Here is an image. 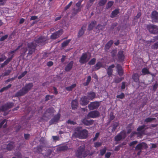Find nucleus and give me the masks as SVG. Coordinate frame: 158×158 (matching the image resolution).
I'll list each match as a JSON object with an SVG mask.
<instances>
[{"instance_id": "nucleus-1", "label": "nucleus", "mask_w": 158, "mask_h": 158, "mask_svg": "<svg viewBox=\"0 0 158 158\" xmlns=\"http://www.w3.org/2000/svg\"><path fill=\"white\" fill-rule=\"evenodd\" d=\"M84 146H80L77 149L76 153V156L78 158L85 157L88 155H91L93 153H90L89 150H85Z\"/></svg>"}, {"instance_id": "nucleus-2", "label": "nucleus", "mask_w": 158, "mask_h": 158, "mask_svg": "<svg viewBox=\"0 0 158 158\" xmlns=\"http://www.w3.org/2000/svg\"><path fill=\"white\" fill-rule=\"evenodd\" d=\"M32 86L33 85L32 83H29L27 84L15 94V97H19L24 95L31 89Z\"/></svg>"}, {"instance_id": "nucleus-3", "label": "nucleus", "mask_w": 158, "mask_h": 158, "mask_svg": "<svg viewBox=\"0 0 158 158\" xmlns=\"http://www.w3.org/2000/svg\"><path fill=\"white\" fill-rule=\"evenodd\" d=\"M88 134V131L86 130H81L79 129H77L73 135L76 137L80 139H84L86 138Z\"/></svg>"}, {"instance_id": "nucleus-4", "label": "nucleus", "mask_w": 158, "mask_h": 158, "mask_svg": "<svg viewBox=\"0 0 158 158\" xmlns=\"http://www.w3.org/2000/svg\"><path fill=\"white\" fill-rule=\"evenodd\" d=\"M147 28L151 33L158 34V27L153 24H149L147 26Z\"/></svg>"}, {"instance_id": "nucleus-5", "label": "nucleus", "mask_w": 158, "mask_h": 158, "mask_svg": "<svg viewBox=\"0 0 158 158\" xmlns=\"http://www.w3.org/2000/svg\"><path fill=\"white\" fill-rule=\"evenodd\" d=\"M48 39L47 37L41 36L35 40L36 43L41 45H44L48 43Z\"/></svg>"}, {"instance_id": "nucleus-6", "label": "nucleus", "mask_w": 158, "mask_h": 158, "mask_svg": "<svg viewBox=\"0 0 158 158\" xmlns=\"http://www.w3.org/2000/svg\"><path fill=\"white\" fill-rule=\"evenodd\" d=\"M29 52L28 54L31 55L35 51V48L37 46V44L33 42L31 43H28L27 44Z\"/></svg>"}, {"instance_id": "nucleus-7", "label": "nucleus", "mask_w": 158, "mask_h": 158, "mask_svg": "<svg viewBox=\"0 0 158 158\" xmlns=\"http://www.w3.org/2000/svg\"><path fill=\"white\" fill-rule=\"evenodd\" d=\"M63 32V30L61 29L53 33L50 37V38L51 39L54 40L59 37L60 35L62 34Z\"/></svg>"}, {"instance_id": "nucleus-8", "label": "nucleus", "mask_w": 158, "mask_h": 158, "mask_svg": "<svg viewBox=\"0 0 158 158\" xmlns=\"http://www.w3.org/2000/svg\"><path fill=\"white\" fill-rule=\"evenodd\" d=\"M99 106V103L97 102H95L91 103L89 105L88 107L89 110H93L97 109Z\"/></svg>"}, {"instance_id": "nucleus-9", "label": "nucleus", "mask_w": 158, "mask_h": 158, "mask_svg": "<svg viewBox=\"0 0 158 158\" xmlns=\"http://www.w3.org/2000/svg\"><path fill=\"white\" fill-rule=\"evenodd\" d=\"M14 106L12 103H8L2 106L0 108V110L3 111L9 109L12 107Z\"/></svg>"}, {"instance_id": "nucleus-10", "label": "nucleus", "mask_w": 158, "mask_h": 158, "mask_svg": "<svg viewBox=\"0 0 158 158\" xmlns=\"http://www.w3.org/2000/svg\"><path fill=\"white\" fill-rule=\"evenodd\" d=\"M126 137L125 132L124 131H122L120 133L115 137V140L117 141L120 140L123 138H125Z\"/></svg>"}, {"instance_id": "nucleus-11", "label": "nucleus", "mask_w": 158, "mask_h": 158, "mask_svg": "<svg viewBox=\"0 0 158 158\" xmlns=\"http://www.w3.org/2000/svg\"><path fill=\"white\" fill-rule=\"evenodd\" d=\"M89 102V99L86 96H84L81 98L80 101V103L82 106L87 105Z\"/></svg>"}, {"instance_id": "nucleus-12", "label": "nucleus", "mask_w": 158, "mask_h": 158, "mask_svg": "<svg viewBox=\"0 0 158 158\" xmlns=\"http://www.w3.org/2000/svg\"><path fill=\"white\" fill-rule=\"evenodd\" d=\"M151 18L154 22L158 21V13L156 11H153L151 14Z\"/></svg>"}, {"instance_id": "nucleus-13", "label": "nucleus", "mask_w": 158, "mask_h": 158, "mask_svg": "<svg viewBox=\"0 0 158 158\" xmlns=\"http://www.w3.org/2000/svg\"><path fill=\"white\" fill-rule=\"evenodd\" d=\"M99 115V113L97 111H93L90 112L88 114V116L91 118H96Z\"/></svg>"}, {"instance_id": "nucleus-14", "label": "nucleus", "mask_w": 158, "mask_h": 158, "mask_svg": "<svg viewBox=\"0 0 158 158\" xmlns=\"http://www.w3.org/2000/svg\"><path fill=\"white\" fill-rule=\"evenodd\" d=\"M146 144L144 143H142L138 144L135 147V149L137 150H141L147 148Z\"/></svg>"}, {"instance_id": "nucleus-15", "label": "nucleus", "mask_w": 158, "mask_h": 158, "mask_svg": "<svg viewBox=\"0 0 158 158\" xmlns=\"http://www.w3.org/2000/svg\"><path fill=\"white\" fill-rule=\"evenodd\" d=\"M91 54L89 52L83 54L81 57L80 59H89L90 58Z\"/></svg>"}, {"instance_id": "nucleus-16", "label": "nucleus", "mask_w": 158, "mask_h": 158, "mask_svg": "<svg viewBox=\"0 0 158 158\" xmlns=\"http://www.w3.org/2000/svg\"><path fill=\"white\" fill-rule=\"evenodd\" d=\"M93 121L92 120H87L86 119H84L82 121V122L85 125L87 126L93 124Z\"/></svg>"}, {"instance_id": "nucleus-17", "label": "nucleus", "mask_w": 158, "mask_h": 158, "mask_svg": "<svg viewBox=\"0 0 158 158\" xmlns=\"http://www.w3.org/2000/svg\"><path fill=\"white\" fill-rule=\"evenodd\" d=\"M60 117V114H58L57 115L55 116L54 118L51 119L50 123H54L57 122L59 119Z\"/></svg>"}, {"instance_id": "nucleus-18", "label": "nucleus", "mask_w": 158, "mask_h": 158, "mask_svg": "<svg viewBox=\"0 0 158 158\" xmlns=\"http://www.w3.org/2000/svg\"><path fill=\"white\" fill-rule=\"evenodd\" d=\"M73 61H71L66 66L65 68V70L66 71H69L72 68L73 65Z\"/></svg>"}, {"instance_id": "nucleus-19", "label": "nucleus", "mask_w": 158, "mask_h": 158, "mask_svg": "<svg viewBox=\"0 0 158 158\" xmlns=\"http://www.w3.org/2000/svg\"><path fill=\"white\" fill-rule=\"evenodd\" d=\"M85 30V27L83 26L79 31L78 35V37H80L82 36L84 34Z\"/></svg>"}, {"instance_id": "nucleus-20", "label": "nucleus", "mask_w": 158, "mask_h": 158, "mask_svg": "<svg viewBox=\"0 0 158 158\" xmlns=\"http://www.w3.org/2000/svg\"><path fill=\"white\" fill-rule=\"evenodd\" d=\"M105 28V26L101 24H98L95 27L97 30V32L99 33L101 31H103V29Z\"/></svg>"}, {"instance_id": "nucleus-21", "label": "nucleus", "mask_w": 158, "mask_h": 158, "mask_svg": "<svg viewBox=\"0 0 158 158\" xmlns=\"http://www.w3.org/2000/svg\"><path fill=\"white\" fill-rule=\"evenodd\" d=\"M97 24V22L95 20L92 21L90 23L88 26V29L90 31L93 29L95 27L96 24Z\"/></svg>"}, {"instance_id": "nucleus-22", "label": "nucleus", "mask_w": 158, "mask_h": 158, "mask_svg": "<svg viewBox=\"0 0 158 158\" xmlns=\"http://www.w3.org/2000/svg\"><path fill=\"white\" fill-rule=\"evenodd\" d=\"M116 68L118 74L120 76H122L123 74V71L121 66L119 64H117Z\"/></svg>"}, {"instance_id": "nucleus-23", "label": "nucleus", "mask_w": 158, "mask_h": 158, "mask_svg": "<svg viewBox=\"0 0 158 158\" xmlns=\"http://www.w3.org/2000/svg\"><path fill=\"white\" fill-rule=\"evenodd\" d=\"M113 44V41L112 40H110L108 42L105 46V50L107 51L110 48Z\"/></svg>"}, {"instance_id": "nucleus-24", "label": "nucleus", "mask_w": 158, "mask_h": 158, "mask_svg": "<svg viewBox=\"0 0 158 158\" xmlns=\"http://www.w3.org/2000/svg\"><path fill=\"white\" fill-rule=\"evenodd\" d=\"M114 65L112 64L107 69V72L109 76H111L112 75L113 71L112 69L114 68Z\"/></svg>"}, {"instance_id": "nucleus-25", "label": "nucleus", "mask_w": 158, "mask_h": 158, "mask_svg": "<svg viewBox=\"0 0 158 158\" xmlns=\"http://www.w3.org/2000/svg\"><path fill=\"white\" fill-rule=\"evenodd\" d=\"M95 97V94L94 92L88 93V98L89 100H92Z\"/></svg>"}, {"instance_id": "nucleus-26", "label": "nucleus", "mask_w": 158, "mask_h": 158, "mask_svg": "<svg viewBox=\"0 0 158 158\" xmlns=\"http://www.w3.org/2000/svg\"><path fill=\"white\" fill-rule=\"evenodd\" d=\"M123 51L121 50L118 52V56L119 59H123L124 58V56Z\"/></svg>"}, {"instance_id": "nucleus-27", "label": "nucleus", "mask_w": 158, "mask_h": 158, "mask_svg": "<svg viewBox=\"0 0 158 158\" xmlns=\"http://www.w3.org/2000/svg\"><path fill=\"white\" fill-rule=\"evenodd\" d=\"M68 149V147L66 145H61L57 149L58 151H64Z\"/></svg>"}, {"instance_id": "nucleus-28", "label": "nucleus", "mask_w": 158, "mask_h": 158, "mask_svg": "<svg viewBox=\"0 0 158 158\" xmlns=\"http://www.w3.org/2000/svg\"><path fill=\"white\" fill-rule=\"evenodd\" d=\"M20 47V46H19L18 47V48L15 50L11 51L10 53H9V55L10 57L8 58L7 59H11L13 57L14 54L13 53H14L16 50H18Z\"/></svg>"}, {"instance_id": "nucleus-29", "label": "nucleus", "mask_w": 158, "mask_h": 158, "mask_svg": "<svg viewBox=\"0 0 158 158\" xmlns=\"http://www.w3.org/2000/svg\"><path fill=\"white\" fill-rule=\"evenodd\" d=\"M119 11L118 10L116 9L113 11L111 13L110 17L111 18H113L115 17L119 13Z\"/></svg>"}, {"instance_id": "nucleus-30", "label": "nucleus", "mask_w": 158, "mask_h": 158, "mask_svg": "<svg viewBox=\"0 0 158 158\" xmlns=\"http://www.w3.org/2000/svg\"><path fill=\"white\" fill-rule=\"evenodd\" d=\"M78 102L76 100H74L72 102V107L73 109L76 108L77 107Z\"/></svg>"}, {"instance_id": "nucleus-31", "label": "nucleus", "mask_w": 158, "mask_h": 158, "mask_svg": "<svg viewBox=\"0 0 158 158\" xmlns=\"http://www.w3.org/2000/svg\"><path fill=\"white\" fill-rule=\"evenodd\" d=\"M14 147V143L13 142H10L7 145L6 148L8 150H10L13 149Z\"/></svg>"}, {"instance_id": "nucleus-32", "label": "nucleus", "mask_w": 158, "mask_h": 158, "mask_svg": "<svg viewBox=\"0 0 158 158\" xmlns=\"http://www.w3.org/2000/svg\"><path fill=\"white\" fill-rule=\"evenodd\" d=\"M76 86V85L75 84H72L71 85L67 87H66V89L68 91L71 90L73 88L75 87Z\"/></svg>"}, {"instance_id": "nucleus-33", "label": "nucleus", "mask_w": 158, "mask_h": 158, "mask_svg": "<svg viewBox=\"0 0 158 158\" xmlns=\"http://www.w3.org/2000/svg\"><path fill=\"white\" fill-rule=\"evenodd\" d=\"M145 127V125H143L142 126H139L138 128L137 129V131H141V133L139 132L140 135H142V134L143 133V132H142L141 131Z\"/></svg>"}, {"instance_id": "nucleus-34", "label": "nucleus", "mask_w": 158, "mask_h": 158, "mask_svg": "<svg viewBox=\"0 0 158 158\" xmlns=\"http://www.w3.org/2000/svg\"><path fill=\"white\" fill-rule=\"evenodd\" d=\"M52 151L50 149H48L47 152L45 154V156L47 157H49L51 154Z\"/></svg>"}, {"instance_id": "nucleus-35", "label": "nucleus", "mask_w": 158, "mask_h": 158, "mask_svg": "<svg viewBox=\"0 0 158 158\" xmlns=\"http://www.w3.org/2000/svg\"><path fill=\"white\" fill-rule=\"evenodd\" d=\"M70 40H68L64 41L62 44V47L64 48L67 45L70 41Z\"/></svg>"}, {"instance_id": "nucleus-36", "label": "nucleus", "mask_w": 158, "mask_h": 158, "mask_svg": "<svg viewBox=\"0 0 158 158\" xmlns=\"http://www.w3.org/2000/svg\"><path fill=\"white\" fill-rule=\"evenodd\" d=\"M91 80V77L90 76H88L87 77V79L86 80V82L84 83L83 84L84 85L87 86L89 84V82H90Z\"/></svg>"}, {"instance_id": "nucleus-37", "label": "nucleus", "mask_w": 158, "mask_h": 158, "mask_svg": "<svg viewBox=\"0 0 158 158\" xmlns=\"http://www.w3.org/2000/svg\"><path fill=\"white\" fill-rule=\"evenodd\" d=\"M106 0H101L98 3V5L100 6H102L104 5L106 2Z\"/></svg>"}, {"instance_id": "nucleus-38", "label": "nucleus", "mask_w": 158, "mask_h": 158, "mask_svg": "<svg viewBox=\"0 0 158 158\" xmlns=\"http://www.w3.org/2000/svg\"><path fill=\"white\" fill-rule=\"evenodd\" d=\"M155 119V118H148L145 119L144 122L147 123L150 122Z\"/></svg>"}, {"instance_id": "nucleus-39", "label": "nucleus", "mask_w": 158, "mask_h": 158, "mask_svg": "<svg viewBox=\"0 0 158 158\" xmlns=\"http://www.w3.org/2000/svg\"><path fill=\"white\" fill-rule=\"evenodd\" d=\"M132 77L135 81L137 82L138 81V76L137 74H134L132 76Z\"/></svg>"}, {"instance_id": "nucleus-40", "label": "nucleus", "mask_w": 158, "mask_h": 158, "mask_svg": "<svg viewBox=\"0 0 158 158\" xmlns=\"http://www.w3.org/2000/svg\"><path fill=\"white\" fill-rule=\"evenodd\" d=\"M142 72L143 74H148L150 73L148 69L145 68L143 69H142Z\"/></svg>"}, {"instance_id": "nucleus-41", "label": "nucleus", "mask_w": 158, "mask_h": 158, "mask_svg": "<svg viewBox=\"0 0 158 158\" xmlns=\"http://www.w3.org/2000/svg\"><path fill=\"white\" fill-rule=\"evenodd\" d=\"M106 147H105L103 149L101 150L100 152V154L102 156L106 152Z\"/></svg>"}, {"instance_id": "nucleus-42", "label": "nucleus", "mask_w": 158, "mask_h": 158, "mask_svg": "<svg viewBox=\"0 0 158 158\" xmlns=\"http://www.w3.org/2000/svg\"><path fill=\"white\" fill-rule=\"evenodd\" d=\"M125 95L123 93H122L120 94L117 95L116 96L117 98L123 99Z\"/></svg>"}, {"instance_id": "nucleus-43", "label": "nucleus", "mask_w": 158, "mask_h": 158, "mask_svg": "<svg viewBox=\"0 0 158 158\" xmlns=\"http://www.w3.org/2000/svg\"><path fill=\"white\" fill-rule=\"evenodd\" d=\"M122 80V78L119 77H116L114 80V82L118 83L120 82Z\"/></svg>"}, {"instance_id": "nucleus-44", "label": "nucleus", "mask_w": 158, "mask_h": 158, "mask_svg": "<svg viewBox=\"0 0 158 158\" xmlns=\"http://www.w3.org/2000/svg\"><path fill=\"white\" fill-rule=\"evenodd\" d=\"M27 71H25L23 73L21 74L20 75H19L18 77V78L19 79H20L22 77H24L25 76V75H26L27 73Z\"/></svg>"}, {"instance_id": "nucleus-45", "label": "nucleus", "mask_w": 158, "mask_h": 158, "mask_svg": "<svg viewBox=\"0 0 158 158\" xmlns=\"http://www.w3.org/2000/svg\"><path fill=\"white\" fill-rule=\"evenodd\" d=\"M113 2L112 1H110L108 2L106 5V7L107 8H110L113 5Z\"/></svg>"}, {"instance_id": "nucleus-46", "label": "nucleus", "mask_w": 158, "mask_h": 158, "mask_svg": "<svg viewBox=\"0 0 158 158\" xmlns=\"http://www.w3.org/2000/svg\"><path fill=\"white\" fill-rule=\"evenodd\" d=\"M10 61V60H6L3 64H2L1 66V67L2 68L5 65L7 64H8Z\"/></svg>"}, {"instance_id": "nucleus-47", "label": "nucleus", "mask_w": 158, "mask_h": 158, "mask_svg": "<svg viewBox=\"0 0 158 158\" xmlns=\"http://www.w3.org/2000/svg\"><path fill=\"white\" fill-rule=\"evenodd\" d=\"M118 124L117 123H114L113 124V127L112 129V131H114L115 130L116 127L118 126Z\"/></svg>"}, {"instance_id": "nucleus-48", "label": "nucleus", "mask_w": 158, "mask_h": 158, "mask_svg": "<svg viewBox=\"0 0 158 158\" xmlns=\"http://www.w3.org/2000/svg\"><path fill=\"white\" fill-rule=\"evenodd\" d=\"M117 50L116 49L112 51L111 52V56L114 57L116 55V54L117 53Z\"/></svg>"}, {"instance_id": "nucleus-49", "label": "nucleus", "mask_w": 158, "mask_h": 158, "mask_svg": "<svg viewBox=\"0 0 158 158\" xmlns=\"http://www.w3.org/2000/svg\"><path fill=\"white\" fill-rule=\"evenodd\" d=\"M102 143L100 142H95L94 143V147L96 148L100 146Z\"/></svg>"}, {"instance_id": "nucleus-50", "label": "nucleus", "mask_w": 158, "mask_h": 158, "mask_svg": "<svg viewBox=\"0 0 158 158\" xmlns=\"http://www.w3.org/2000/svg\"><path fill=\"white\" fill-rule=\"evenodd\" d=\"M53 97V96H50L49 95H46L45 97V100L48 101L49 100L50 98H52Z\"/></svg>"}, {"instance_id": "nucleus-51", "label": "nucleus", "mask_w": 158, "mask_h": 158, "mask_svg": "<svg viewBox=\"0 0 158 158\" xmlns=\"http://www.w3.org/2000/svg\"><path fill=\"white\" fill-rule=\"evenodd\" d=\"M158 47V42L156 43L152 46V48L156 49Z\"/></svg>"}, {"instance_id": "nucleus-52", "label": "nucleus", "mask_w": 158, "mask_h": 158, "mask_svg": "<svg viewBox=\"0 0 158 158\" xmlns=\"http://www.w3.org/2000/svg\"><path fill=\"white\" fill-rule=\"evenodd\" d=\"M82 1L83 0H79L78 2L76 4V6L77 7H79L81 4V3Z\"/></svg>"}, {"instance_id": "nucleus-53", "label": "nucleus", "mask_w": 158, "mask_h": 158, "mask_svg": "<svg viewBox=\"0 0 158 158\" xmlns=\"http://www.w3.org/2000/svg\"><path fill=\"white\" fill-rule=\"evenodd\" d=\"M102 64L100 63H98L96 65V68L97 69V70L99 69L100 67L102 66Z\"/></svg>"}, {"instance_id": "nucleus-54", "label": "nucleus", "mask_w": 158, "mask_h": 158, "mask_svg": "<svg viewBox=\"0 0 158 158\" xmlns=\"http://www.w3.org/2000/svg\"><path fill=\"white\" fill-rule=\"evenodd\" d=\"M72 2H71L68 5H67L66 6H65V7L64 8V10H66L67 9H68L70 7L71 5L72 4Z\"/></svg>"}, {"instance_id": "nucleus-55", "label": "nucleus", "mask_w": 158, "mask_h": 158, "mask_svg": "<svg viewBox=\"0 0 158 158\" xmlns=\"http://www.w3.org/2000/svg\"><path fill=\"white\" fill-rule=\"evenodd\" d=\"M11 71V70H7L4 73V76H6L8 75L10 73Z\"/></svg>"}, {"instance_id": "nucleus-56", "label": "nucleus", "mask_w": 158, "mask_h": 158, "mask_svg": "<svg viewBox=\"0 0 158 158\" xmlns=\"http://www.w3.org/2000/svg\"><path fill=\"white\" fill-rule=\"evenodd\" d=\"M138 142L137 141H132L130 143L129 145L130 146H132L136 144Z\"/></svg>"}, {"instance_id": "nucleus-57", "label": "nucleus", "mask_w": 158, "mask_h": 158, "mask_svg": "<svg viewBox=\"0 0 158 158\" xmlns=\"http://www.w3.org/2000/svg\"><path fill=\"white\" fill-rule=\"evenodd\" d=\"M67 123L69 124H70L73 125H74L76 124V123L75 122L71 120H68L67 121Z\"/></svg>"}, {"instance_id": "nucleus-58", "label": "nucleus", "mask_w": 158, "mask_h": 158, "mask_svg": "<svg viewBox=\"0 0 158 158\" xmlns=\"http://www.w3.org/2000/svg\"><path fill=\"white\" fill-rule=\"evenodd\" d=\"M8 35H6L2 37L0 39V41H2L4 40H5L6 39L7 37H8Z\"/></svg>"}, {"instance_id": "nucleus-59", "label": "nucleus", "mask_w": 158, "mask_h": 158, "mask_svg": "<svg viewBox=\"0 0 158 158\" xmlns=\"http://www.w3.org/2000/svg\"><path fill=\"white\" fill-rule=\"evenodd\" d=\"M141 13L139 12L138 13L137 15L134 18L135 19H139V17L141 16Z\"/></svg>"}, {"instance_id": "nucleus-60", "label": "nucleus", "mask_w": 158, "mask_h": 158, "mask_svg": "<svg viewBox=\"0 0 158 158\" xmlns=\"http://www.w3.org/2000/svg\"><path fill=\"white\" fill-rule=\"evenodd\" d=\"M47 111L48 113H53L54 110L53 108H50L47 110Z\"/></svg>"}, {"instance_id": "nucleus-61", "label": "nucleus", "mask_w": 158, "mask_h": 158, "mask_svg": "<svg viewBox=\"0 0 158 158\" xmlns=\"http://www.w3.org/2000/svg\"><path fill=\"white\" fill-rule=\"evenodd\" d=\"M6 2V0H0V6L4 5Z\"/></svg>"}, {"instance_id": "nucleus-62", "label": "nucleus", "mask_w": 158, "mask_h": 158, "mask_svg": "<svg viewBox=\"0 0 158 158\" xmlns=\"http://www.w3.org/2000/svg\"><path fill=\"white\" fill-rule=\"evenodd\" d=\"M117 23H113L110 27V29H113L115 27H116L117 26Z\"/></svg>"}, {"instance_id": "nucleus-63", "label": "nucleus", "mask_w": 158, "mask_h": 158, "mask_svg": "<svg viewBox=\"0 0 158 158\" xmlns=\"http://www.w3.org/2000/svg\"><path fill=\"white\" fill-rule=\"evenodd\" d=\"M99 135V133H97L96 134L95 137L93 139L94 141L97 139V138L98 137Z\"/></svg>"}, {"instance_id": "nucleus-64", "label": "nucleus", "mask_w": 158, "mask_h": 158, "mask_svg": "<svg viewBox=\"0 0 158 158\" xmlns=\"http://www.w3.org/2000/svg\"><path fill=\"white\" fill-rule=\"evenodd\" d=\"M50 55L49 54H48V53H44V54L43 55V58L45 59L47 58V57L48 56Z\"/></svg>"}]
</instances>
